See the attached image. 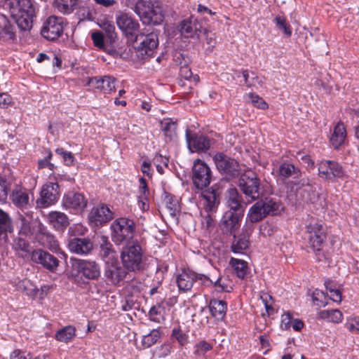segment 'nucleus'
Segmentation results:
<instances>
[{"instance_id":"1","label":"nucleus","mask_w":359,"mask_h":359,"mask_svg":"<svg viewBox=\"0 0 359 359\" xmlns=\"http://www.w3.org/2000/svg\"><path fill=\"white\" fill-rule=\"evenodd\" d=\"M9 8L12 18L18 27L24 31L32 27L33 18L35 16V7L33 0H4Z\"/></svg>"},{"instance_id":"2","label":"nucleus","mask_w":359,"mask_h":359,"mask_svg":"<svg viewBox=\"0 0 359 359\" xmlns=\"http://www.w3.org/2000/svg\"><path fill=\"white\" fill-rule=\"evenodd\" d=\"M133 10L144 24L158 25L164 19L161 4L158 0H137Z\"/></svg>"},{"instance_id":"3","label":"nucleus","mask_w":359,"mask_h":359,"mask_svg":"<svg viewBox=\"0 0 359 359\" xmlns=\"http://www.w3.org/2000/svg\"><path fill=\"white\" fill-rule=\"evenodd\" d=\"M202 208L200 210L202 227L209 230L215 226V214L219 203L218 196L214 189L205 190L201 194Z\"/></svg>"},{"instance_id":"4","label":"nucleus","mask_w":359,"mask_h":359,"mask_svg":"<svg viewBox=\"0 0 359 359\" xmlns=\"http://www.w3.org/2000/svg\"><path fill=\"white\" fill-rule=\"evenodd\" d=\"M238 185L245 197L250 198L251 201L258 199L262 194L260 180L252 170H247L241 175Z\"/></svg>"},{"instance_id":"5","label":"nucleus","mask_w":359,"mask_h":359,"mask_svg":"<svg viewBox=\"0 0 359 359\" xmlns=\"http://www.w3.org/2000/svg\"><path fill=\"white\" fill-rule=\"evenodd\" d=\"M135 222L128 217H119L111 224V238L118 245L133 239L135 232Z\"/></svg>"},{"instance_id":"6","label":"nucleus","mask_w":359,"mask_h":359,"mask_svg":"<svg viewBox=\"0 0 359 359\" xmlns=\"http://www.w3.org/2000/svg\"><path fill=\"white\" fill-rule=\"evenodd\" d=\"M123 267L128 271H140L142 269L143 251L138 243L124 247L121 253Z\"/></svg>"},{"instance_id":"7","label":"nucleus","mask_w":359,"mask_h":359,"mask_svg":"<svg viewBox=\"0 0 359 359\" xmlns=\"http://www.w3.org/2000/svg\"><path fill=\"white\" fill-rule=\"evenodd\" d=\"M131 42L134 43L138 55L144 59L154 55L158 45V38L157 34L153 32L147 34L139 33Z\"/></svg>"},{"instance_id":"8","label":"nucleus","mask_w":359,"mask_h":359,"mask_svg":"<svg viewBox=\"0 0 359 359\" xmlns=\"http://www.w3.org/2000/svg\"><path fill=\"white\" fill-rule=\"evenodd\" d=\"M116 23L128 41L131 42L139 34V22L128 13L119 11L116 15Z\"/></svg>"},{"instance_id":"9","label":"nucleus","mask_w":359,"mask_h":359,"mask_svg":"<svg viewBox=\"0 0 359 359\" xmlns=\"http://www.w3.org/2000/svg\"><path fill=\"white\" fill-rule=\"evenodd\" d=\"M212 178L210 167L203 161L197 159L194 162L192 168V181L197 189L207 187Z\"/></svg>"},{"instance_id":"10","label":"nucleus","mask_w":359,"mask_h":359,"mask_svg":"<svg viewBox=\"0 0 359 359\" xmlns=\"http://www.w3.org/2000/svg\"><path fill=\"white\" fill-rule=\"evenodd\" d=\"M65 18L56 15L49 16L43 22L41 34L46 39L54 41L62 34Z\"/></svg>"},{"instance_id":"11","label":"nucleus","mask_w":359,"mask_h":359,"mask_svg":"<svg viewBox=\"0 0 359 359\" xmlns=\"http://www.w3.org/2000/svg\"><path fill=\"white\" fill-rule=\"evenodd\" d=\"M60 196V187L57 182H48L43 185L40 197L36 200V206L39 208H48L55 203Z\"/></svg>"},{"instance_id":"12","label":"nucleus","mask_w":359,"mask_h":359,"mask_svg":"<svg viewBox=\"0 0 359 359\" xmlns=\"http://www.w3.org/2000/svg\"><path fill=\"white\" fill-rule=\"evenodd\" d=\"M72 267L78 273L88 280H97L100 276L99 264L90 259H74Z\"/></svg>"},{"instance_id":"13","label":"nucleus","mask_w":359,"mask_h":359,"mask_svg":"<svg viewBox=\"0 0 359 359\" xmlns=\"http://www.w3.org/2000/svg\"><path fill=\"white\" fill-rule=\"evenodd\" d=\"M306 229L310 247L319 250L326 238L322 223L312 218L306 225Z\"/></svg>"},{"instance_id":"14","label":"nucleus","mask_w":359,"mask_h":359,"mask_svg":"<svg viewBox=\"0 0 359 359\" xmlns=\"http://www.w3.org/2000/svg\"><path fill=\"white\" fill-rule=\"evenodd\" d=\"M214 161L217 169L231 177H237L241 172L240 164L222 153H217L214 156Z\"/></svg>"},{"instance_id":"15","label":"nucleus","mask_w":359,"mask_h":359,"mask_svg":"<svg viewBox=\"0 0 359 359\" xmlns=\"http://www.w3.org/2000/svg\"><path fill=\"white\" fill-rule=\"evenodd\" d=\"M10 198L13 204L22 210L30 208L34 199L32 189H27L20 185H16L13 189Z\"/></svg>"},{"instance_id":"16","label":"nucleus","mask_w":359,"mask_h":359,"mask_svg":"<svg viewBox=\"0 0 359 359\" xmlns=\"http://www.w3.org/2000/svg\"><path fill=\"white\" fill-rule=\"evenodd\" d=\"M319 176L327 180L341 178L344 176L342 166L337 161L330 160L321 161L318 165Z\"/></svg>"},{"instance_id":"17","label":"nucleus","mask_w":359,"mask_h":359,"mask_svg":"<svg viewBox=\"0 0 359 359\" xmlns=\"http://www.w3.org/2000/svg\"><path fill=\"white\" fill-rule=\"evenodd\" d=\"M31 258L34 262L41 264L50 272H55L60 264V261L57 258L41 249L33 250Z\"/></svg>"},{"instance_id":"18","label":"nucleus","mask_w":359,"mask_h":359,"mask_svg":"<svg viewBox=\"0 0 359 359\" xmlns=\"http://www.w3.org/2000/svg\"><path fill=\"white\" fill-rule=\"evenodd\" d=\"M62 205L71 212L78 213L86 208L87 201L81 194L69 192L63 196Z\"/></svg>"},{"instance_id":"19","label":"nucleus","mask_w":359,"mask_h":359,"mask_svg":"<svg viewBox=\"0 0 359 359\" xmlns=\"http://www.w3.org/2000/svg\"><path fill=\"white\" fill-rule=\"evenodd\" d=\"M226 205L227 210L226 212L243 215L245 205L243 203V198L239 194L238 190L235 188L229 189L226 197Z\"/></svg>"},{"instance_id":"20","label":"nucleus","mask_w":359,"mask_h":359,"mask_svg":"<svg viewBox=\"0 0 359 359\" xmlns=\"http://www.w3.org/2000/svg\"><path fill=\"white\" fill-rule=\"evenodd\" d=\"M116 82V79L110 76L90 77L88 79V85L104 93H110L114 91Z\"/></svg>"},{"instance_id":"21","label":"nucleus","mask_w":359,"mask_h":359,"mask_svg":"<svg viewBox=\"0 0 359 359\" xmlns=\"http://www.w3.org/2000/svg\"><path fill=\"white\" fill-rule=\"evenodd\" d=\"M128 271L125 268H122L118 260L106 264L104 270V276L112 284H117L123 280L126 276Z\"/></svg>"},{"instance_id":"22","label":"nucleus","mask_w":359,"mask_h":359,"mask_svg":"<svg viewBox=\"0 0 359 359\" xmlns=\"http://www.w3.org/2000/svg\"><path fill=\"white\" fill-rule=\"evenodd\" d=\"M188 147L191 152L206 151L210 147V140L203 135H191L189 131L186 133Z\"/></svg>"},{"instance_id":"23","label":"nucleus","mask_w":359,"mask_h":359,"mask_svg":"<svg viewBox=\"0 0 359 359\" xmlns=\"http://www.w3.org/2000/svg\"><path fill=\"white\" fill-rule=\"evenodd\" d=\"M243 215L233 214L231 212H225L221 222L220 228L226 233L234 234L241 225V221Z\"/></svg>"},{"instance_id":"24","label":"nucleus","mask_w":359,"mask_h":359,"mask_svg":"<svg viewBox=\"0 0 359 359\" xmlns=\"http://www.w3.org/2000/svg\"><path fill=\"white\" fill-rule=\"evenodd\" d=\"M113 218V213L108 206L104 204H100L94 207L89 213L90 222L95 225L102 224L109 222Z\"/></svg>"},{"instance_id":"25","label":"nucleus","mask_w":359,"mask_h":359,"mask_svg":"<svg viewBox=\"0 0 359 359\" xmlns=\"http://www.w3.org/2000/svg\"><path fill=\"white\" fill-rule=\"evenodd\" d=\"M68 248L73 253L85 255L90 253L93 244L88 238H75L69 241Z\"/></svg>"},{"instance_id":"26","label":"nucleus","mask_w":359,"mask_h":359,"mask_svg":"<svg viewBox=\"0 0 359 359\" xmlns=\"http://www.w3.org/2000/svg\"><path fill=\"white\" fill-rule=\"evenodd\" d=\"M178 28L182 36L185 38H193L198 34L201 26L197 20L191 18L182 20Z\"/></svg>"},{"instance_id":"27","label":"nucleus","mask_w":359,"mask_h":359,"mask_svg":"<svg viewBox=\"0 0 359 359\" xmlns=\"http://www.w3.org/2000/svg\"><path fill=\"white\" fill-rule=\"evenodd\" d=\"M49 224L56 230H64L69 225L67 215L59 211H52L47 215Z\"/></svg>"},{"instance_id":"28","label":"nucleus","mask_w":359,"mask_h":359,"mask_svg":"<svg viewBox=\"0 0 359 359\" xmlns=\"http://www.w3.org/2000/svg\"><path fill=\"white\" fill-rule=\"evenodd\" d=\"M100 256L105 264L117 260L116 252L106 236L101 237Z\"/></svg>"},{"instance_id":"29","label":"nucleus","mask_w":359,"mask_h":359,"mask_svg":"<svg viewBox=\"0 0 359 359\" xmlns=\"http://www.w3.org/2000/svg\"><path fill=\"white\" fill-rule=\"evenodd\" d=\"M346 130L343 123L339 122L334 128L333 133L330 139L331 144L338 149L345 142Z\"/></svg>"},{"instance_id":"30","label":"nucleus","mask_w":359,"mask_h":359,"mask_svg":"<svg viewBox=\"0 0 359 359\" xmlns=\"http://www.w3.org/2000/svg\"><path fill=\"white\" fill-rule=\"evenodd\" d=\"M176 282L180 291L190 290L194 283V273L184 271L177 276Z\"/></svg>"},{"instance_id":"31","label":"nucleus","mask_w":359,"mask_h":359,"mask_svg":"<svg viewBox=\"0 0 359 359\" xmlns=\"http://www.w3.org/2000/svg\"><path fill=\"white\" fill-rule=\"evenodd\" d=\"M0 39L13 42L16 39L15 27L8 20L3 18L1 21Z\"/></svg>"},{"instance_id":"32","label":"nucleus","mask_w":359,"mask_h":359,"mask_svg":"<svg viewBox=\"0 0 359 359\" xmlns=\"http://www.w3.org/2000/svg\"><path fill=\"white\" fill-rule=\"evenodd\" d=\"M77 10L75 13L76 18L79 21L90 20L93 21L97 16V11L93 6L83 5L76 6Z\"/></svg>"},{"instance_id":"33","label":"nucleus","mask_w":359,"mask_h":359,"mask_svg":"<svg viewBox=\"0 0 359 359\" xmlns=\"http://www.w3.org/2000/svg\"><path fill=\"white\" fill-rule=\"evenodd\" d=\"M210 310L214 318L217 320H222L226 316V303L223 300L212 299L210 302Z\"/></svg>"},{"instance_id":"34","label":"nucleus","mask_w":359,"mask_h":359,"mask_svg":"<svg viewBox=\"0 0 359 359\" xmlns=\"http://www.w3.org/2000/svg\"><path fill=\"white\" fill-rule=\"evenodd\" d=\"M212 286L217 292H230L233 290L232 282L228 276H222L219 271L215 273Z\"/></svg>"},{"instance_id":"35","label":"nucleus","mask_w":359,"mask_h":359,"mask_svg":"<svg viewBox=\"0 0 359 359\" xmlns=\"http://www.w3.org/2000/svg\"><path fill=\"white\" fill-rule=\"evenodd\" d=\"M79 0H54L55 8L64 15L71 14L78 6Z\"/></svg>"},{"instance_id":"36","label":"nucleus","mask_w":359,"mask_h":359,"mask_svg":"<svg viewBox=\"0 0 359 359\" xmlns=\"http://www.w3.org/2000/svg\"><path fill=\"white\" fill-rule=\"evenodd\" d=\"M278 175L284 178H288L294 176L298 177L300 176V170L293 164L290 163H283L276 170Z\"/></svg>"},{"instance_id":"37","label":"nucleus","mask_w":359,"mask_h":359,"mask_svg":"<svg viewBox=\"0 0 359 359\" xmlns=\"http://www.w3.org/2000/svg\"><path fill=\"white\" fill-rule=\"evenodd\" d=\"M318 318L334 323H339L342 321L343 314L338 309L323 310L318 313Z\"/></svg>"},{"instance_id":"38","label":"nucleus","mask_w":359,"mask_h":359,"mask_svg":"<svg viewBox=\"0 0 359 359\" xmlns=\"http://www.w3.org/2000/svg\"><path fill=\"white\" fill-rule=\"evenodd\" d=\"M76 337V328L73 326H66L55 333V339L63 343L71 341Z\"/></svg>"},{"instance_id":"39","label":"nucleus","mask_w":359,"mask_h":359,"mask_svg":"<svg viewBox=\"0 0 359 359\" xmlns=\"http://www.w3.org/2000/svg\"><path fill=\"white\" fill-rule=\"evenodd\" d=\"M259 202L264 210L263 212L265 217L268 215H274L279 212L280 204L273 199L266 198L264 200L259 201Z\"/></svg>"},{"instance_id":"40","label":"nucleus","mask_w":359,"mask_h":359,"mask_svg":"<svg viewBox=\"0 0 359 359\" xmlns=\"http://www.w3.org/2000/svg\"><path fill=\"white\" fill-rule=\"evenodd\" d=\"M40 242L43 246L53 252H57L60 250L58 241L53 235L49 233H42L40 236Z\"/></svg>"},{"instance_id":"41","label":"nucleus","mask_w":359,"mask_h":359,"mask_svg":"<svg viewBox=\"0 0 359 359\" xmlns=\"http://www.w3.org/2000/svg\"><path fill=\"white\" fill-rule=\"evenodd\" d=\"M164 203L169 215L175 217L180 211V205L177 199L168 194H166L164 198Z\"/></svg>"},{"instance_id":"42","label":"nucleus","mask_w":359,"mask_h":359,"mask_svg":"<svg viewBox=\"0 0 359 359\" xmlns=\"http://www.w3.org/2000/svg\"><path fill=\"white\" fill-rule=\"evenodd\" d=\"M258 201L249 209L248 218L252 223L257 222L265 217L263 212L264 210Z\"/></svg>"},{"instance_id":"43","label":"nucleus","mask_w":359,"mask_h":359,"mask_svg":"<svg viewBox=\"0 0 359 359\" xmlns=\"http://www.w3.org/2000/svg\"><path fill=\"white\" fill-rule=\"evenodd\" d=\"M242 74L244 78L245 84L247 87H257L262 86L263 85V81L259 78L254 72L244 70Z\"/></svg>"},{"instance_id":"44","label":"nucleus","mask_w":359,"mask_h":359,"mask_svg":"<svg viewBox=\"0 0 359 359\" xmlns=\"http://www.w3.org/2000/svg\"><path fill=\"white\" fill-rule=\"evenodd\" d=\"M231 264L237 276L240 278H244L248 271L247 262L243 260L232 258Z\"/></svg>"},{"instance_id":"45","label":"nucleus","mask_w":359,"mask_h":359,"mask_svg":"<svg viewBox=\"0 0 359 359\" xmlns=\"http://www.w3.org/2000/svg\"><path fill=\"white\" fill-rule=\"evenodd\" d=\"M161 337L158 330L154 329L150 333L144 335L142 339V344L144 348H149L155 344Z\"/></svg>"},{"instance_id":"46","label":"nucleus","mask_w":359,"mask_h":359,"mask_svg":"<svg viewBox=\"0 0 359 359\" xmlns=\"http://www.w3.org/2000/svg\"><path fill=\"white\" fill-rule=\"evenodd\" d=\"M100 27L105 32L107 37L111 43H114L116 41L118 35L112 22L105 20L101 23Z\"/></svg>"},{"instance_id":"47","label":"nucleus","mask_w":359,"mask_h":359,"mask_svg":"<svg viewBox=\"0 0 359 359\" xmlns=\"http://www.w3.org/2000/svg\"><path fill=\"white\" fill-rule=\"evenodd\" d=\"M29 243L22 238L18 237L13 240V248L20 255L29 252Z\"/></svg>"},{"instance_id":"48","label":"nucleus","mask_w":359,"mask_h":359,"mask_svg":"<svg viewBox=\"0 0 359 359\" xmlns=\"http://www.w3.org/2000/svg\"><path fill=\"white\" fill-rule=\"evenodd\" d=\"M161 127L162 131L164 133V135L165 136H168L170 138L175 136V130L177 128V124L171 119H163L161 122Z\"/></svg>"},{"instance_id":"49","label":"nucleus","mask_w":359,"mask_h":359,"mask_svg":"<svg viewBox=\"0 0 359 359\" xmlns=\"http://www.w3.org/2000/svg\"><path fill=\"white\" fill-rule=\"evenodd\" d=\"M247 101L250 102L254 107L266 109L268 108V104L263 100L262 97L255 93H248L245 95Z\"/></svg>"},{"instance_id":"50","label":"nucleus","mask_w":359,"mask_h":359,"mask_svg":"<svg viewBox=\"0 0 359 359\" xmlns=\"http://www.w3.org/2000/svg\"><path fill=\"white\" fill-rule=\"evenodd\" d=\"M0 231L11 232L13 231L11 219L7 212L0 208Z\"/></svg>"},{"instance_id":"51","label":"nucleus","mask_w":359,"mask_h":359,"mask_svg":"<svg viewBox=\"0 0 359 359\" xmlns=\"http://www.w3.org/2000/svg\"><path fill=\"white\" fill-rule=\"evenodd\" d=\"M215 273H217V270L216 269H212V271H210L208 273V275H204V274H201V273H198V274L194 273V281L200 280L201 282V283L205 285H207V286L212 285Z\"/></svg>"},{"instance_id":"52","label":"nucleus","mask_w":359,"mask_h":359,"mask_svg":"<svg viewBox=\"0 0 359 359\" xmlns=\"http://www.w3.org/2000/svg\"><path fill=\"white\" fill-rule=\"evenodd\" d=\"M17 287L18 290L24 292L27 295L32 296L36 294V287L29 280L24 279L19 281Z\"/></svg>"},{"instance_id":"53","label":"nucleus","mask_w":359,"mask_h":359,"mask_svg":"<svg viewBox=\"0 0 359 359\" xmlns=\"http://www.w3.org/2000/svg\"><path fill=\"white\" fill-rule=\"evenodd\" d=\"M212 346L205 341H201L194 346V354L198 357L203 356Z\"/></svg>"},{"instance_id":"54","label":"nucleus","mask_w":359,"mask_h":359,"mask_svg":"<svg viewBox=\"0 0 359 359\" xmlns=\"http://www.w3.org/2000/svg\"><path fill=\"white\" fill-rule=\"evenodd\" d=\"M274 22L278 29L282 30L287 36H291L292 31L290 26L287 23L285 18L278 15L275 18Z\"/></svg>"},{"instance_id":"55","label":"nucleus","mask_w":359,"mask_h":359,"mask_svg":"<svg viewBox=\"0 0 359 359\" xmlns=\"http://www.w3.org/2000/svg\"><path fill=\"white\" fill-rule=\"evenodd\" d=\"M249 244L247 237L239 238L236 243L232 245V250L235 253H243L244 250L248 248Z\"/></svg>"},{"instance_id":"56","label":"nucleus","mask_w":359,"mask_h":359,"mask_svg":"<svg viewBox=\"0 0 359 359\" xmlns=\"http://www.w3.org/2000/svg\"><path fill=\"white\" fill-rule=\"evenodd\" d=\"M11 182L6 178L0 176V202H5L8 191L10 190Z\"/></svg>"},{"instance_id":"57","label":"nucleus","mask_w":359,"mask_h":359,"mask_svg":"<svg viewBox=\"0 0 359 359\" xmlns=\"http://www.w3.org/2000/svg\"><path fill=\"white\" fill-rule=\"evenodd\" d=\"M55 153L62 157L65 163L67 165H72L74 162V157L70 151H67L62 148L55 149Z\"/></svg>"},{"instance_id":"58","label":"nucleus","mask_w":359,"mask_h":359,"mask_svg":"<svg viewBox=\"0 0 359 359\" xmlns=\"http://www.w3.org/2000/svg\"><path fill=\"white\" fill-rule=\"evenodd\" d=\"M312 299L313 304L318 306H325L327 304L325 294L320 290H316L313 293Z\"/></svg>"},{"instance_id":"59","label":"nucleus","mask_w":359,"mask_h":359,"mask_svg":"<svg viewBox=\"0 0 359 359\" xmlns=\"http://www.w3.org/2000/svg\"><path fill=\"white\" fill-rule=\"evenodd\" d=\"M180 76L186 80L193 79V81L195 82H197L199 80L198 76H193L191 69L187 65H184L180 67Z\"/></svg>"},{"instance_id":"60","label":"nucleus","mask_w":359,"mask_h":359,"mask_svg":"<svg viewBox=\"0 0 359 359\" xmlns=\"http://www.w3.org/2000/svg\"><path fill=\"white\" fill-rule=\"evenodd\" d=\"M14 101L13 97L7 93H0V108L7 109L13 106Z\"/></svg>"},{"instance_id":"61","label":"nucleus","mask_w":359,"mask_h":359,"mask_svg":"<svg viewBox=\"0 0 359 359\" xmlns=\"http://www.w3.org/2000/svg\"><path fill=\"white\" fill-rule=\"evenodd\" d=\"M172 337L177 340L179 344L183 346L187 343V336L180 328H174L172 331Z\"/></svg>"},{"instance_id":"62","label":"nucleus","mask_w":359,"mask_h":359,"mask_svg":"<svg viewBox=\"0 0 359 359\" xmlns=\"http://www.w3.org/2000/svg\"><path fill=\"white\" fill-rule=\"evenodd\" d=\"M293 318L290 312L284 313L281 316L280 327L283 330H287L291 327Z\"/></svg>"},{"instance_id":"63","label":"nucleus","mask_w":359,"mask_h":359,"mask_svg":"<svg viewBox=\"0 0 359 359\" xmlns=\"http://www.w3.org/2000/svg\"><path fill=\"white\" fill-rule=\"evenodd\" d=\"M260 299L265 306L266 312L269 314L270 311H273V300L271 296L267 293H263L261 294Z\"/></svg>"},{"instance_id":"64","label":"nucleus","mask_w":359,"mask_h":359,"mask_svg":"<svg viewBox=\"0 0 359 359\" xmlns=\"http://www.w3.org/2000/svg\"><path fill=\"white\" fill-rule=\"evenodd\" d=\"M346 326L351 332H359V317H353L348 319Z\"/></svg>"}]
</instances>
